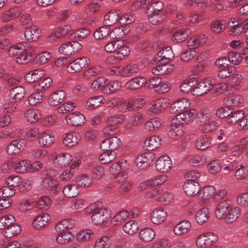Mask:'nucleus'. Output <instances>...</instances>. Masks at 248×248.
Returning <instances> with one entry per match:
<instances>
[{
	"instance_id": "obj_1",
	"label": "nucleus",
	"mask_w": 248,
	"mask_h": 248,
	"mask_svg": "<svg viewBox=\"0 0 248 248\" xmlns=\"http://www.w3.org/2000/svg\"><path fill=\"white\" fill-rule=\"evenodd\" d=\"M90 210L92 213L91 218L93 222L100 225L110 218L111 211L109 209L101 206L99 204H94L88 207L86 210Z\"/></svg>"
},
{
	"instance_id": "obj_2",
	"label": "nucleus",
	"mask_w": 248,
	"mask_h": 248,
	"mask_svg": "<svg viewBox=\"0 0 248 248\" xmlns=\"http://www.w3.org/2000/svg\"><path fill=\"white\" fill-rule=\"evenodd\" d=\"M30 163L27 160L19 161L16 159L9 160L2 165V169L13 170L17 173H23L29 171Z\"/></svg>"
},
{
	"instance_id": "obj_3",
	"label": "nucleus",
	"mask_w": 248,
	"mask_h": 248,
	"mask_svg": "<svg viewBox=\"0 0 248 248\" xmlns=\"http://www.w3.org/2000/svg\"><path fill=\"white\" fill-rule=\"evenodd\" d=\"M215 84V79L210 78H205L200 82L197 81L193 89V95L197 96L203 95L212 89Z\"/></svg>"
},
{
	"instance_id": "obj_4",
	"label": "nucleus",
	"mask_w": 248,
	"mask_h": 248,
	"mask_svg": "<svg viewBox=\"0 0 248 248\" xmlns=\"http://www.w3.org/2000/svg\"><path fill=\"white\" fill-rule=\"evenodd\" d=\"M218 240L217 234L207 232L203 233L197 237L196 239V245L200 248H209Z\"/></svg>"
},
{
	"instance_id": "obj_5",
	"label": "nucleus",
	"mask_w": 248,
	"mask_h": 248,
	"mask_svg": "<svg viewBox=\"0 0 248 248\" xmlns=\"http://www.w3.org/2000/svg\"><path fill=\"white\" fill-rule=\"evenodd\" d=\"M90 62V60L86 57L78 58L70 62L67 67V71L69 73L80 72L87 67Z\"/></svg>"
},
{
	"instance_id": "obj_6",
	"label": "nucleus",
	"mask_w": 248,
	"mask_h": 248,
	"mask_svg": "<svg viewBox=\"0 0 248 248\" xmlns=\"http://www.w3.org/2000/svg\"><path fill=\"white\" fill-rule=\"evenodd\" d=\"M168 180L166 175H160L151 179L145 181L140 184L139 189L143 190L149 187H155L165 183Z\"/></svg>"
},
{
	"instance_id": "obj_7",
	"label": "nucleus",
	"mask_w": 248,
	"mask_h": 248,
	"mask_svg": "<svg viewBox=\"0 0 248 248\" xmlns=\"http://www.w3.org/2000/svg\"><path fill=\"white\" fill-rule=\"evenodd\" d=\"M172 163L168 155L160 156L156 161L155 167L160 172H167L172 168Z\"/></svg>"
},
{
	"instance_id": "obj_8",
	"label": "nucleus",
	"mask_w": 248,
	"mask_h": 248,
	"mask_svg": "<svg viewBox=\"0 0 248 248\" xmlns=\"http://www.w3.org/2000/svg\"><path fill=\"white\" fill-rule=\"evenodd\" d=\"M168 213L163 208H156L152 212L151 220L155 224H160L163 223L167 218Z\"/></svg>"
},
{
	"instance_id": "obj_9",
	"label": "nucleus",
	"mask_w": 248,
	"mask_h": 248,
	"mask_svg": "<svg viewBox=\"0 0 248 248\" xmlns=\"http://www.w3.org/2000/svg\"><path fill=\"white\" fill-rule=\"evenodd\" d=\"M189 106L190 103L187 99L182 98L175 101L171 105L170 111L171 113L179 114L189 108Z\"/></svg>"
},
{
	"instance_id": "obj_10",
	"label": "nucleus",
	"mask_w": 248,
	"mask_h": 248,
	"mask_svg": "<svg viewBox=\"0 0 248 248\" xmlns=\"http://www.w3.org/2000/svg\"><path fill=\"white\" fill-rule=\"evenodd\" d=\"M127 169L126 161L124 160L112 163L109 166L108 170L112 175L118 176L119 175H124L127 173L126 170Z\"/></svg>"
},
{
	"instance_id": "obj_11",
	"label": "nucleus",
	"mask_w": 248,
	"mask_h": 248,
	"mask_svg": "<svg viewBox=\"0 0 248 248\" xmlns=\"http://www.w3.org/2000/svg\"><path fill=\"white\" fill-rule=\"evenodd\" d=\"M54 141V134L49 131H45L40 133L38 137V142L39 145L43 147H49L53 144Z\"/></svg>"
},
{
	"instance_id": "obj_12",
	"label": "nucleus",
	"mask_w": 248,
	"mask_h": 248,
	"mask_svg": "<svg viewBox=\"0 0 248 248\" xmlns=\"http://www.w3.org/2000/svg\"><path fill=\"white\" fill-rule=\"evenodd\" d=\"M196 110L194 109H190L184 111L176 116V120L181 124H187L191 122L194 118Z\"/></svg>"
},
{
	"instance_id": "obj_13",
	"label": "nucleus",
	"mask_w": 248,
	"mask_h": 248,
	"mask_svg": "<svg viewBox=\"0 0 248 248\" xmlns=\"http://www.w3.org/2000/svg\"><path fill=\"white\" fill-rule=\"evenodd\" d=\"M85 119V116L79 112H73L67 115L65 117L67 124L74 126L81 125L84 124Z\"/></svg>"
},
{
	"instance_id": "obj_14",
	"label": "nucleus",
	"mask_w": 248,
	"mask_h": 248,
	"mask_svg": "<svg viewBox=\"0 0 248 248\" xmlns=\"http://www.w3.org/2000/svg\"><path fill=\"white\" fill-rule=\"evenodd\" d=\"M174 57L173 53L170 46H168L163 48L157 52L155 60L157 62H163L169 63L170 61Z\"/></svg>"
},
{
	"instance_id": "obj_15",
	"label": "nucleus",
	"mask_w": 248,
	"mask_h": 248,
	"mask_svg": "<svg viewBox=\"0 0 248 248\" xmlns=\"http://www.w3.org/2000/svg\"><path fill=\"white\" fill-rule=\"evenodd\" d=\"M41 31L35 25L29 26L25 29L24 37L28 41H35L40 37Z\"/></svg>"
},
{
	"instance_id": "obj_16",
	"label": "nucleus",
	"mask_w": 248,
	"mask_h": 248,
	"mask_svg": "<svg viewBox=\"0 0 248 248\" xmlns=\"http://www.w3.org/2000/svg\"><path fill=\"white\" fill-rule=\"evenodd\" d=\"M25 147V142L23 140H13L9 144L6 152L9 155H15L20 153Z\"/></svg>"
},
{
	"instance_id": "obj_17",
	"label": "nucleus",
	"mask_w": 248,
	"mask_h": 248,
	"mask_svg": "<svg viewBox=\"0 0 248 248\" xmlns=\"http://www.w3.org/2000/svg\"><path fill=\"white\" fill-rule=\"evenodd\" d=\"M183 189L187 195L195 196L200 192V185L196 181H187L184 185Z\"/></svg>"
},
{
	"instance_id": "obj_18",
	"label": "nucleus",
	"mask_w": 248,
	"mask_h": 248,
	"mask_svg": "<svg viewBox=\"0 0 248 248\" xmlns=\"http://www.w3.org/2000/svg\"><path fill=\"white\" fill-rule=\"evenodd\" d=\"M22 13L20 7L12 8L5 11L1 16L0 19L2 22H6L13 20L18 17Z\"/></svg>"
},
{
	"instance_id": "obj_19",
	"label": "nucleus",
	"mask_w": 248,
	"mask_h": 248,
	"mask_svg": "<svg viewBox=\"0 0 248 248\" xmlns=\"http://www.w3.org/2000/svg\"><path fill=\"white\" fill-rule=\"evenodd\" d=\"M72 160L70 154L62 153L58 155L54 160V164L57 168H62L68 165Z\"/></svg>"
},
{
	"instance_id": "obj_20",
	"label": "nucleus",
	"mask_w": 248,
	"mask_h": 248,
	"mask_svg": "<svg viewBox=\"0 0 248 248\" xmlns=\"http://www.w3.org/2000/svg\"><path fill=\"white\" fill-rule=\"evenodd\" d=\"M50 219V217L48 214L46 213L41 214L34 219L32 226L36 230H40L46 226Z\"/></svg>"
},
{
	"instance_id": "obj_21",
	"label": "nucleus",
	"mask_w": 248,
	"mask_h": 248,
	"mask_svg": "<svg viewBox=\"0 0 248 248\" xmlns=\"http://www.w3.org/2000/svg\"><path fill=\"white\" fill-rule=\"evenodd\" d=\"M169 104L167 98H161L151 103L150 111L154 113H158L166 108Z\"/></svg>"
},
{
	"instance_id": "obj_22",
	"label": "nucleus",
	"mask_w": 248,
	"mask_h": 248,
	"mask_svg": "<svg viewBox=\"0 0 248 248\" xmlns=\"http://www.w3.org/2000/svg\"><path fill=\"white\" fill-rule=\"evenodd\" d=\"M115 182L118 185V187L120 192L128 191L131 187V184L128 178L127 173L124 175H119L118 176H116Z\"/></svg>"
},
{
	"instance_id": "obj_23",
	"label": "nucleus",
	"mask_w": 248,
	"mask_h": 248,
	"mask_svg": "<svg viewBox=\"0 0 248 248\" xmlns=\"http://www.w3.org/2000/svg\"><path fill=\"white\" fill-rule=\"evenodd\" d=\"M183 134V126L176 120L171 122L168 134L172 138H179Z\"/></svg>"
},
{
	"instance_id": "obj_24",
	"label": "nucleus",
	"mask_w": 248,
	"mask_h": 248,
	"mask_svg": "<svg viewBox=\"0 0 248 248\" xmlns=\"http://www.w3.org/2000/svg\"><path fill=\"white\" fill-rule=\"evenodd\" d=\"M161 140L156 136H153L148 138L143 143V147L149 151L154 150L158 148L160 145Z\"/></svg>"
},
{
	"instance_id": "obj_25",
	"label": "nucleus",
	"mask_w": 248,
	"mask_h": 248,
	"mask_svg": "<svg viewBox=\"0 0 248 248\" xmlns=\"http://www.w3.org/2000/svg\"><path fill=\"white\" fill-rule=\"evenodd\" d=\"M241 211L239 207L231 206L222 219L228 224L234 222L240 215Z\"/></svg>"
},
{
	"instance_id": "obj_26",
	"label": "nucleus",
	"mask_w": 248,
	"mask_h": 248,
	"mask_svg": "<svg viewBox=\"0 0 248 248\" xmlns=\"http://www.w3.org/2000/svg\"><path fill=\"white\" fill-rule=\"evenodd\" d=\"M191 227V223L189 221L184 220L177 224L173 228V231L176 235L181 236L186 233Z\"/></svg>"
},
{
	"instance_id": "obj_27",
	"label": "nucleus",
	"mask_w": 248,
	"mask_h": 248,
	"mask_svg": "<svg viewBox=\"0 0 248 248\" xmlns=\"http://www.w3.org/2000/svg\"><path fill=\"white\" fill-rule=\"evenodd\" d=\"M65 94L63 91H56L49 97V104L52 106H57L61 103L65 99Z\"/></svg>"
},
{
	"instance_id": "obj_28",
	"label": "nucleus",
	"mask_w": 248,
	"mask_h": 248,
	"mask_svg": "<svg viewBox=\"0 0 248 248\" xmlns=\"http://www.w3.org/2000/svg\"><path fill=\"white\" fill-rule=\"evenodd\" d=\"M231 206L232 205L226 201L220 202L216 208V217L218 219H222Z\"/></svg>"
},
{
	"instance_id": "obj_29",
	"label": "nucleus",
	"mask_w": 248,
	"mask_h": 248,
	"mask_svg": "<svg viewBox=\"0 0 248 248\" xmlns=\"http://www.w3.org/2000/svg\"><path fill=\"white\" fill-rule=\"evenodd\" d=\"M146 79L143 77L133 78L128 81L125 84L126 88L130 90L138 89L143 85L145 86Z\"/></svg>"
},
{
	"instance_id": "obj_30",
	"label": "nucleus",
	"mask_w": 248,
	"mask_h": 248,
	"mask_svg": "<svg viewBox=\"0 0 248 248\" xmlns=\"http://www.w3.org/2000/svg\"><path fill=\"white\" fill-rule=\"evenodd\" d=\"M80 140V136L77 132H71L66 134L63 140V144L67 147L76 145Z\"/></svg>"
},
{
	"instance_id": "obj_31",
	"label": "nucleus",
	"mask_w": 248,
	"mask_h": 248,
	"mask_svg": "<svg viewBox=\"0 0 248 248\" xmlns=\"http://www.w3.org/2000/svg\"><path fill=\"white\" fill-rule=\"evenodd\" d=\"M115 231H112V233H109V235L101 236L96 240L94 245V248H108L111 245L110 237L114 235Z\"/></svg>"
},
{
	"instance_id": "obj_32",
	"label": "nucleus",
	"mask_w": 248,
	"mask_h": 248,
	"mask_svg": "<svg viewBox=\"0 0 248 248\" xmlns=\"http://www.w3.org/2000/svg\"><path fill=\"white\" fill-rule=\"evenodd\" d=\"M155 236V231L150 228L141 229L139 234L140 239L143 242L148 243L152 241Z\"/></svg>"
},
{
	"instance_id": "obj_33",
	"label": "nucleus",
	"mask_w": 248,
	"mask_h": 248,
	"mask_svg": "<svg viewBox=\"0 0 248 248\" xmlns=\"http://www.w3.org/2000/svg\"><path fill=\"white\" fill-rule=\"evenodd\" d=\"M162 124L163 121L160 118H152L145 123L144 128L147 131H154L158 129Z\"/></svg>"
},
{
	"instance_id": "obj_34",
	"label": "nucleus",
	"mask_w": 248,
	"mask_h": 248,
	"mask_svg": "<svg viewBox=\"0 0 248 248\" xmlns=\"http://www.w3.org/2000/svg\"><path fill=\"white\" fill-rule=\"evenodd\" d=\"M44 75V71L41 69H36L27 74L24 77V79L27 82L33 83L39 81Z\"/></svg>"
},
{
	"instance_id": "obj_35",
	"label": "nucleus",
	"mask_w": 248,
	"mask_h": 248,
	"mask_svg": "<svg viewBox=\"0 0 248 248\" xmlns=\"http://www.w3.org/2000/svg\"><path fill=\"white\" fill-rule=\"evenodd\" d=\"M121 87V83L118 80L112 81L110 82H105L104 87L101 89L103 93L110 94L119 90Z\"/></svg>"
},
{
	"instance_id": "obj_36",
	"label": "nucleus",
	"mask_w": 248,
	"mask_h": 248,
	"mask_svg": "<svg viewBox=\"0 0 248 248\" xmlns=\"http://www.w3.org/2000/svg\"><path fill=\"white\" fill-rule=\"evenodd\" d=\"M25 93L26 90L24 88L17 86L10 90L9 96L12 101L17 102L23 98Z\"/></svg>"
},
{
	"instance_id": "obj_37",
	"label": "nucleus",
	"mask_w": 248,
	"mask_h": 248,
	"mask_svg": "<svg viewBox=\"0 0 248 248\" xmlns=\"http://www.w3.org/2000/svg\"><path fill=\"white\" fill-rule=\"evenodd\" d=\"M157 65L152 68V72L155 75H163L167 74L171 71L170 65L168 63L163 62H158Z\"/></svg>"
},
{
	"instance_id": "obj_38",
	"label": "nucleus",
	"mask_w": 248,
	"mask_h": 248,
	"mask_svg": "<svg viewBox=\"0 0 248 248\" xmlns=\"http://www.w3.org/2000/svg\"><path fill=\"white\" fill-rule=\"evenodd\" d=\"M73 234L70 232H64L58 234L56 236V242L60 245H66L74 239Z\"/></svg>"
},
{
	"instance_id": "obj_39",
	"label": "nucleus",
	"mask_w": 248,
	"mask_h": 248,
	"mask_svg": "<svg viewBox=\"0 0 248 248\" xmlns=\"http://www.w3.org/2000/svg\"><path fill=\"white\" fill-rule=\"evenodd\" d=\"M197 123L201 126L212 120L213 115L208 109H202L196 113Z\"/></svg>"
},
{
	"instance_id": "obj_40",
	"label": "nucleus",
	"mask_w": 248,
	"mask_h": 248,
	"mask_svg": "<svg viewBox=\"0 0 248 248\" xmlns=\"http://www.w3.org/2000/svg\"><path fill=\"white\" fill-rule=\"evenodd\" d=\"M120 13L119 11H111L107 13L104 18V22L108 26L114 24L118 20H120Z\"/></svg>"
},
{
	"instance_id": "obj_41",
	"label": "nucleus",
	"mask_w": 248,
	"mask_h": 248,
	"mask_svg": "<svg viewBox=\"0 0 248 248\" xmlns=\"http://www.w3.org/2000/svg\"><path fill=\"white\" fill-rule=\"evenodd\" d=\"M103 68L99 65H94L84 72L82 77L84 79H88L100 74L103 71Z\"/></svg>"
},
{
	"instance_id": "obj_42",
	"label": "nucleus",
	"mask_w": 248,
	"mask_h": 248,
	"mask_svg": "<svg viewBox=\"0 0 248 248\" xmlns=\"http://www.w3.org/2000/svg\"><path fill=\"white\" fill-rule=\"evenodd\" d=\"M198 80L195 78H191L187 79L184 81L180 87V91L183 93H186L191 92L193 94V89Z\"/></svg>"
},
{
	"instance_id": "obj_43",
	"label": "nucleus",
	"mask_w": 248,
	"mask_h": 248,
	"mask_svg": "<svg viewBox=\"0 0 248 248\" xmlns=\"http://www.w3.org/2000/svg\"><path fill=\"white\" fill-rule=\"evenodd\" d=\"M42 186L45 189L56 192L59 189L57 182L50 176H46L42 181Z\"/></svg>"
},
{
	"instance_id": "obj_44",
	"label": "nucleus",
	"mask_w": 248,
	"mask_h": 248,
	"mask_svg": "<svg viewBox=\"0 0 248 248\" xmlns=\"http://www.w3.org/2000/svg\"><path fill=\"white\" fill-rule=\"evenodd\" d=\"M243 98L240 94H235L225 97L223 103L229 107H236L242 102Z\"/></svg>"
},
{
	"instance_id": "obj_45",
	"label": "nucleus",
	"mask_w": 248,
	"mask_h": 248,
	"mask_svg": "<svg viewBox=\"0 0 248 248\" xmlns=\"http://www.w3.org/2000/svg\"><path fill=\"white\" fill-rule=\"evenodd\" d=\"M210 213L208 209L202 208L199 210L195 216V219L199 224L206 223L210 217Z\"/></svg>"
},
{
	"instance_id": "obj_46",
	"label": "nucleus",
	"mask_w": 248,
	"mask_h": 248,
	"mask_svg": "<svg viewBox=\"0 0 248 248\" xmlns=\"http://www.w3.org/2000/svg\"><path fill=\"white\" fill-rule=\"evenodd\" d=\"M194 3H196L198 7L204 9L211 5L212 1V0H187L184 5L186 8L189 9L193 6Z\"/></svg>"
},
{
	"instance_id": "obj_47",
	"label": "nucleus",
	"mask_w": 248,
	"mask_h": 248,
	"mask_svg": "<svg viewBox=\"0 0 248 248\" xmlns=\"http://www.w3.org/2000/svg\"><path fill=\"white\" fill-rule=\"evenodd\" d=\"M25 116L29 123H35L41 118V114L38 109H31L25 112Z\"/></svg>"
},
{
	"instance_id": "obj_48",
	"label": "nucleus",
	"mask_w": 248,
	"mask_h": 248,
	"mask_svg": "<svg viewBox=\"0 0 248 248\" xmlns=\"http://www.w3.org/2000/svg\"><path fill=\"white\" fill-rule=\"evenodd\" d=\"M129 217L130 213L127 210H123L117 213L113 217L111 220V223L113 225H117Z\"/></svg>"
},
{
	"instance_id": "obj_49",
	"label": "nucleus",
	"mask_w": 248,
	"mask_h": 248,
	"mask_svg": "<svg viewBox=\"0 0 248 248\" xmlns=\"http://www.w3.org/2000/svg\"><path fill=\"white\" fill-rule=\"evenodd\" d=\"M164 3L160 0L148 1L147 9L148 12L161 13L164 8Z\"/></svg>"
},
{
	"instance_id": "obj_50",
	"label": "nucleus",
	"mask_w": 248,
	"mask_h": 248,
	"mask_svg": "<svg viewBox=\"0 0 248 248\" xmlns=\"http://www.w3.org/2000/svg\"><path fill=\"white\" fill-rule=\"evenodd\" d=\"M63 195L68 198H73L78 195L79 190L78 186L75 184L68 185L64 186L62 189Z\"/></svg>"
},
{
	"instance_id": "obj_51",
	"label": "nucleus",
	"mask_w": 248,
	"mask_h": 248,
	"mask_svg": "<svg viewBox=\"0 0 248 248\" xmlns=\"http://www.w3.org/2000/svg\"><path fill=\"white\" fill-rule=\"evenodd\" d=\"M117 46L115 53L117 58L119 60H122L124 58V57L129 55L130 53V49L129 47L124 46L122 41L119 40Z\"/></svg>"
},
{
	"instance_id": "obj_52",
	"label": "nucleus",
	"mask_w": 248,
	"mask_h": 248,
	"mask_svg": "<svg viewBox=\"0 0 248 248\" xmlns=\"http://www.w3.org/2000/svg\"><path fill=\"white\" fill-rule=\"evenodd\" d=\"M149 155V154L146 153L139 155L136 159L137 168L140 169L146 168L150 163V159L148 158Z\"/></svg>"
},
{
	"instance_id": "obj_53",
	"label": "nucleus",
	"mask_w": 248,
	"mask_h": 248,
	"mask_svg": "<svg viewBox=\"0 0 248 248\" xmlns=\"http://www.w3.org/2000/svg\"><path fill=\"white\" fill-rule=\"evenodd\" d=\"M34 58V55L29 51L23 50L18 54L16 59V62L18 64H26L31 61Z\"/></svg>"
},
{
	"instance_id": "obj_54",
	"label": "nucleus",
	"mask_w": 248,
	"mask_h": 248,
	"mask_svg": "<svg viewBox=\"0 0 248 248\" xmlns=\"http://www.w3.org/2000/svg\"><path fill=\"white\" fill-rule=\"evenodd\" d=\"M21 230V229L20 225L15 222L4 229L3 234L5 237L11 238L17 235Z\"/></svg>"
},
{
	"instance_id": "obj_55",
	"label": "nucleus",
	"mask_w": 248,
	"mask_h": 248,
	"mask_svg": "<svg viewBox=\"0 0 248 248\" xmlns=\"http://www.w3.org/2000/svg\"><path fill=\"white\" fill-rule=\"evenodd\" d=\"M94 237V233L91 230H85L79 231L76 236V239L78 242H86Z\"/></svg>"
},
{
	"instance_id": "obj_56",
	"label": "nucleus",
	"mask_w": 248,
	"mask_h": 248,
	"mask_svg": "<svg viewBox=\"0 0 248 248\" xmlns=\"http://www.w3.org/2000/svg\"><path fill=\"white\" fill-rule=\"evenodd\" d=\"M245 115L244 112L242 110H238L235 112H230L228 118L226 119V122L230 125H233L239 120L242 118Z\"/></svg>"
},
{
	"instance_id": "obj_57",
	"label": "nucleus",
	"mask_w": 248,
	"mask_h": 248,
	"mask_svg": "<svg viewBox=\"0 0 248 248\" xmlns=\"http://www.w3.org/2000/svg\"><path fill=\"white\" fill-rule=\"evenodd\" d=\"M116 157V153L114 151H104L99 156L101 163L107 164L114 160Z\"/></svg>"
},
{
	"instance_id": "obj_58",
	"label": "nucleus",
	"mask_w": 248,
	"mask_h": 248,
	"mask_svg": "<svg viewBox=\"0 0 248 248\" xmlns=\"http://www.w3.org/2000/svg\"><path fill=\"white\" fill-rule=\"evenodd\" d=\"M138 229L139 225L135 220H130L127 222L123 227L124 232L130 235L135 233Z\"/></svg>"
},
{
	"instance_id": "obj_59",
	"label": "nucleus",
	"mask_w": 248,
	"mask_h": 248,
	"mask_svg": "<svg viewBox=\"0 0 248 248\" xmlns=\"http://www.w3.org/2000/svg\"><path fill=\"white\" fill-rule=\"evenodd\" d=\"M16 222L15 217L11 214L0 218V230H4Z\"/></svg>"
},
{
	"instance_id": "obj_60",
	"label": "nucleus",
	"mask_w": 248,
	"mask_h": 248,
	"mask_svg": "<svg viewBox=\"0 0 248 248\" xmlns=\"http://www.w3.org/2000/svg\"><path fill=\"white\" fill-rule=\"evenodd\" d=\"M215 188L212 186H207L203 187L199 192V196L203 200H207L214 196Z\"/></svg>"
},
{
	"instance_id": "obj_61",
	"label": "nucleus",
	"mask_w": 248,
	"mask_h": 248,
	"mask_svg": "<svg viewBox=\"0 0 248 248\" xmlns=\"http://www.w3.org/2000/svg\"><path fill=\"white\" fill-rule=\"evenodd\" d=\"M211 144L210 139L206 136L201 137L198 138L195 143V146L198 150H205Z\"/></svg>"
},
{
	"instance_id": "obj_62",
	"label": "nucleus",
	"mask_w": 248,
	"mask_h": 248,
	"mask_svg": "<svg viewBox=\"0 0 248 248\" xmlns=\"http://www.w3.org/2000/svg\"><path fill=\"white\" fill-rule=\"evenodd\" d=\"M189 31L187 29L180 30L176 31L172 37V40L176 42H182L188 37Z\"/></svg>"
},
{
	"instance_id": "obj_63",
	"label": "nucleus",
	"mask_w": 248,
	"mask_h": 248,
	"mask_svg": "<svg viewBox=\"0 0 248 248\" xmlns=\"http://www.w3.org/2000/svg\"><path fill=\"white\" fill-rule=\"evenodd\" d=\"M219 126L218 123L216 121H212L204 123L201 125V131L204 133H209L217 129Z\"/></svg>"
},
{
	"instance_id": "obj_64",
	"label": "nucleus",
	"mask_w": 248,
	"mask_h": 248,
	"mask_svg": "<svg viewBox=\"0 0 248 248\" xmlns=\"http://www.w3.org/2000/svg\"><path fill=\"white\" fill-rule=\"evenodd\" d=\"M103 97L102 96H96L90 98L85 105V107L88 109H94L99 106L102 103Z\"/></svg>"
}]
</instances>
